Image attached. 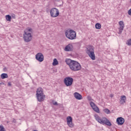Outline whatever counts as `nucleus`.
Listing matches in <instances>:
<instances>
[{
	"instance_id": "nucleus-1",
	"label": "nucleus",
	"mask_w": 131,
	"mask_h": 131,
	"mask_svg": "<svg viewBox=\"0 0 131 131\" xmlns=\"http://www.w3.org/2000/svg\"><path fill=\"white\" fill-rule=\"evenodd\" d=\"M66 63L69 65L70 70L72 71H79L81 69V66L80 63L75 60H72L70 59H67Z\"/></svg>"
},
{
	"instance_id": "nucleus-34",
	"label": "nucleus",
	"mask_w": 131,
	"mask_h": 131,
	"mask_svg": "<svg viewBox=\"0 0 131 131\" xmlns=\"http://www.w3.org/2000/svg\"><path fill=\"white\" fill-rule=\"evenodd\" d=\"M111 97H113V96L112 95Z\"/></svg>"
},
{
	"instance_id": "nucleus-25",
	"label": "nucleus",
	"mask_w": 131,
	"mask_h": 131,
	"mask_svg": "<svg viewBox=\"0 0 131 131\" xmlns=\"http://www.w3.org/2000/svg\"><path fill=\"white\" fill-rule=\"evenodd\" d=\"M87 99L88 100V101H92V97H91V96H88L87 97Z\"/></svg>"
},
{
	"instance_id": "nucleus-7",
	"label": "nucleus",
	"mask_w": 131,
	"mask_h": 131,
	"mask_svg": "<svg viewBox=\"0 0 131 131\" xmlns=\"http://www.w3.org/2000/svg\"><path fill=\"white\" fill-rule=\"evenodd\" d=\"M60 14L59 12V10L56 8H54L51 9L50 10V15L51 17L53 18H56V17H58Z\"/></svg>"
},
{
	"instance_id": "nucleus-11",
	"label": "nucleus",
	"mask_w": 131,
	"mask_h": 131,
	"mask_svg": "<svg viewBox=\"0 0 131 131\" xmlns=\"http://www.w3.org/2000/svg\"><path fill=\"white\" fill-rule=\"evenodd\" d=\"M72 117L71 116H68L67 118V122L68 125H69V127H73L74 126V125L73 124V123L72 122Z\"/></svg>"
},
{
	"instance_id": "nucleus-19",
	"label": "nucleus",
	"mask_w": 131,
	"mask_h": 131,
	"mask_svg": "<svg viewBox=\"0 0 131 131\" xmlns=\"http://www.w3.org/2000/svg\"><path fill=\"white\" fill-rule=\"evenodd\" d=\"M6 19L7 20V21L11 22V20H12V17L10 15H6Z\"/></svg>"
},
{
	"instance_id": "nucleus-12",
	"label": "nucleus",
	"mask_w": 131,
	"mask_h": 131,
	"mask_svg": "<svg viewBox=\"0 0 131 131\" xmlns=\"http://www.w3.org/2000/svg\"><path fill=\"white\" fill-rule=\"evenodd\" d=\"M64 51L66 52H72L73 51V45L69 44L65 47Z\"/></svg>"
},
{
	"instance_id": "nucleus-31",
	"label": "nucleus",
	"mask_w": 131,
	"mask_h": 131,
	"mask_svg": "<svg viewBox=\"0 0 131 131\" xmlns=\"http://www.w3.org/2000/svg\"><path fill=\"white\" fill-rule=\"evenodd\" d=\"M0 84H5V83L1 82V83H0Z\"/></svg>"
},
{
	"instance_id": "nucleus-29",
	"label": "nucleus",
	"mask_w": 131,
	"mask_h": 131,
	"mask_svg": "<svg viewBox=\"0 0 131 131\" xmlns=\"http://www.w3.org/2000/svg\"><path fill=\"white\" fill-rule=\"evenodd\" d=\"M8 86H12V83H11V82H9L8 83Z\"/></svg>"
},
{
	"instance_id": "nucleus-27",
	"label": "nucleus",
	"mask_w": 131,
	"mask_h": 131,
	"mask_svg": "<svg viewBox=\"0 0 131 131\" xmlns=\"http://www.w3.org/2000/svg\"><path fill=\"white\" fill-rule=\"evenodd\" d=\"M128 15H129V16H131V9H130L128 11Z\"/></svg>"
},
{
	"instance_id": "nucleus-28",
	"label": "nucleus",
	"mask_w": 131,
	"mask_h": 131,
	"mask_svg": "<svg viewBox=\"0 0 131 131\" xmlns=\"http://www.w3.org/2000/svg\"><path fill=\"white\" fill-rule=\"evenodd\" d=\"M12 122L13 123H16V119H15L14 118H13V120L12 121Z\"/></svg>"
},
{
	"instance_id": "nucleus-2",
	"label": "nucleus",
	"mask_w": 131,
	"mask_h": 131,
	"mask_svg": "<svg viewBox=\"0 0 131 131\" xmlns=\"http://www.w3.org/2000/svg\"><path fill=\"white\" fill-rule=\"evenodd\" d=\"M95 117L96 120L100 123V124H103V125L105 124V125H107L108 126H111V125H112V124L110 121H109V120H108L106 118L103 117L101 118V117H99L98 115H95Z\"/></svg>"
},
{
	"instance_id": "nucleus-10",
	"label": "nucleus",
	"mask_w": 131,
	"mask_h": 131,
	"mask_svg": "<svg viewBox=\"0 0 131 131\" xmlns=\"http://www.w3.org/2000/svg\"><path fill=\"white\" fill-rule=\"evenodd\" d=\"M36 59H37L38 62H42L44 60L43 54L41 53H38L35 56Z\"/></svg>"
},
{
	"instance_id": "nucleus-20",
	"label": "nucleus",
	"mask_w": 131,
	"mask_h": 131,
	"mask_svg": "<svg viewBox=\"0 0 131 131\" xmlns=\"http://www.w3.org/2000/svg\"><path fill=\"white\" fill-rule=\"evenodd\" d=\"M102 27V26L99 23H97L95 25V28L96 29H101V28Z\"/></svg>"
},
{
	"instance_id": "nucleus-21",
	"label": "nucleus",
	"mask_w": 131,
	"mask_h": 131,
	"mask_svg": "<svg viewBox=\"0 0 131 131\" xmlns=\"http://www.w3.org/2000/svg\"><path fill=\"white\" fill-rule=\"evenodd\" d=\"M103 112H104V113L106 114H110V113H111V111H110V110H109L108 108L104 109Z\"/></svg>"
},
{
	"instance_id": "nucleus-22",
	"label": "nucleus",
	"mask_w": 131,
	"mask_h": 131,
	"mask_svg": "<svg viewBox=\"0 0 131 131\" xmlns=\"http://www.w3.org/2000/svg\"><path fill=\"white\" fill-rule=\"evenodd\" d=\"M126 45H127L128 46H131V39L127 41Z\"/></svg>"
},
{
	"instance_id": "nucleus-16",
	"label": "nucleus",
	"mask_w": 131,
	"mask_h": 131,
	"mask_svg": "<svg viewBox=\"0 0 131 131\" xmlns=\"http://www.w3.org/2000/svg\"><path fill=\"white\" fill-rule=\"evenodd\" d=\"M126 101V97L124 95L121 96L120 104H124Z\"/></svg>"
},
{
	"instance_id": "nucleus-3",
	"label": "nucleus",
	"mask_w": 131,
	"mask_h": 131,
	"mask_svg": "<svg viewBox=\"0 0 131 131\" xmlns=\"http://www.w3.org/2000/svg\"><path fill=\"white\" fill-rule=\"evenodd\" d=\"M36 98L38 102H43L46 98V95L43 94V89L41 88H39L36 91Z\"/></svg>"
},
{
	"instance_id": "nucleus-18",
	"label": "nucleus",
	"mask_w": 131,
	"mask_h": 131,
	"mask_svg": "<svg viewBox=\"0 0 131 131\" xmlns=\"http://www.w3.org/2000/svg\"><path fill=\"white\" fill-rule=\"evenodd\" d=\"M58 64H59V61H58V60L56 58H54L53 60V62L52 63L53 66H56L58 65Z\"/></svg>"
},
{
	"instance_id": "nucleus-17",
	"label": "nucleus",
	"mask_w": 131,
	"mask_h": 131,
	"mask_svg": "<svg viewBox=\"0 0 131 131\" xmlns=\"http://www.w3.org/2000/svg\"><path fill=\"white\" fill-rule=\"evenodd\" d=\"M2 79H5V78H8V74L6 73H3L1 75Z\"/></svg>"
},
{
	"instance_id": "nucleus-9",
	"label": "nucleus",
	"mask_w": 131,
	"mask_h": 131,
	"mask_svg": "<svg viewBox=\"0 0 131 131\" xmlns=\"http://www.w3.org/2000/svg\"><path fill=\"white\" fill-rule=\"evenodd\" d=\"M90 106H91L92 109L96 112V113H100V109L99 107L96 105V104L94 103L93 101L90 102Z\"/></svg>"
},
{
	"instance_id": "nucleus-5",
	"label": "nucleus",
	"mask_w": 131,
	"mask_h": 131,
	"mask_svg": "<svg viewBox=\"0 0 131 131\" xmlns=\"http://www.w3.org/2000/svg\"><path fill=\"white\" fill-rule=\"evenodd\" d=\"M86 53L88 56L92 59V60H96V56L95 55V50L94 47L93 46H89L87 48V50Z\"/></svg>"
},
{
	"instance_id": "nucleus-32",
	"label": "nucleus",
	"mask_w": 131,
	"mask_h": 131,
	"mask_svg": "<svg viewBox=\"0 0 131 131\" xmlns=\"http://www.w3.org/2000/svg\"><path fill=\"white\" fill-rule=\"evenodd\" d=\"M56 1H57V2H59V1H60V0H56Z\"/></svg>"
},
{
	"instance_id": "nucleus-13",
	"label": "nucleus",
	"mask_w": 131,
	"mask_h": 131,
	"mask_svg": "<svg viewBox=\"0 0 131 131\" xmlns=\"http://www.w3.org/2000/svg\"><path fill=\"white\" fill-rule=\"evenodd\" d=\"M117 123L118 125H122L124 123V118L119 117L117 119Z\"/></svg>"
},
{
	"instance_id": "nucleus-15",
	"label": "nucleus",
	"mask_w": 131,
	"mask_h": 131,
	"mask_svg": "<svg viewBox=\"0 0 131 131\" xmlns=\"http://www.w3.org/2000/svg\"><path fill=\"white\" fill-rule=\"evenodd\" d=\"M74 96L75 97V99H76V100H81L82 99V96H81L80 94L77 92H75L74 94Z\"/></svg>"
},
{
	"instance_id": "nucleus-24",
	"label": "nucleus",
	"mask_w": 131,
	"mask_h": 131,
	"mask_svg": "<svg viewBox=\"0 0 131 131\" xmlns=\"http://www.w3.org/2000/svg\"><path fill=\"white\" fill-rule=\"evenodd\" d=\"M25 31H26L27 32H31L32 31V29H27Z\"/></svg>"
},
{
	"instance_id": "nucleus-26",
	"label": "nucleus",
	"mask_w": 131,
	"mask_h": 131,
	"mask_svg": "<svg viewBox=\"0 0 131 131\" xmlns=\"http://www.w3.org/2000/svg\"><path fill=\"white\" fill-rule=\"evenodd\" d=\"M53 104L54 106H58V102H53Z\"/></svg>"
},
{
	"instance_id": "nucleus-6",
	"label": "nucleus",
	"mask_w": 131,
	"mask_h": 131,
	"mask_svg": "<svg viewBox=\"0 0 131 131\" xmlns=\"http://www.w3.org/2000/svg\"><path fill=\"white\" fill-rule=\"evenodd\" d=\"M23 38L26 42H29L32 40V35H31V33L27 31H24Z\"/></svg>"
},
{
	"instance_id": "nucleus-14",
	"label": "nucleus",
	"mask_w": 131,
	"mask_h": 131,
	"mask_svg": "<svg viewBox=\"0 0 131 131\" xmlns=\"http://www.w3.org/2000/svg\"><path fill=\"white\" fill-rule=\"evenodd\" d=\"M119 24L120 25V28H119V32L121 33L124 28V23H123V21H120Z\"/></svg>"
},
{
	"instance_id": "nucleus-30",
	"label": "nucleus",
	"mask_w": 131,
	"mask_h": 131,
	"mask_svg": "<svg viewBox=\"0 0 131 131\" xmlns=\"http://www.w3.org/2000/svg\"><path fill=\"white\" fill-rule=\"evenodd\" d=\"M33 12H34V14H36V11H35V10H33Z\"/></svg>"
},
{
	"instance_id": "nucleus-23",
	"label": "nucleus",
	"mask_w": 131,
	"mask_h": 131,
	"mask_svg": "<svg viewBox=\"0 0 131 131\" xmlns=\"http://www.w3.org/2000/svg\"><path fill=\"white\" fill-rule=\"evenodd\" d=\"M0 131H6V130H5V128L4 127V126L0 125Z\"/></svg>"
},
{
	"instance_id": "nucleus-4",
	"label": "nucleus",
	"mask_w": 131,
	"mask_h": 131,
	"mask_svg": "<svg viewBox=\"0 0 131 131\" xmlns=\"http://www.w3.org/2000/svg\"><path fill=\"white\" fill-rule=\"evenodd\" d=\"M66 36L69 39L72 40L73 39H76V32L73 30H68L65 32Z\"/></svg>"
},
{
	"instance_id": "nucleus-33",
	"label": "nucleus",
	"mask_w": 131,
	"mask_h": 131,
	"mask_svg": "<svg viewBox=\"0 0 131 131\" xmlns=\"http://www.w3.org/2000/svg\"><path fill=\"white\" fill-rule=\"evenodd\" d=\"M12 18H15V16H12Z\"/></svg>"
},
{
	"instance_id": "nucleus-8",
	"label": "nucleus",
	"mask_w": 131,
	"mask_h": 131,
	"mask_svg": "<svg viewBox=\"0 0 131 131\" xmlns=\"http://www.w3.org/2000/svg\"><path fill=\"white\" fill-rule=\"evenodd\" d=\"M64 83L67 86H71L73 83V78L67 77L64 79Z\"/></svg>"
}]
</instances>
